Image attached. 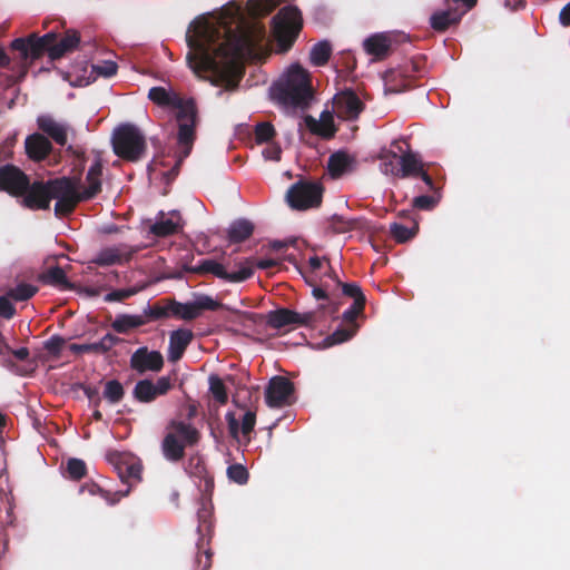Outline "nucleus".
<instances>
[{"instance_id":"1","label":"nucleus","mask_w":570,"mask_h":570,"mask_svg":"<svg viewBox=\"0 0 570 570\" xmlns=\"http://www.w3.org/2000/svg\"><path fill=\"white\" fill-rule=\"evenodd\" d=\"M187 60L194 70L212 73V83L235 90L243 78L240 59L244 49L252 46L249 36L227 33L207 20L195 21L187 35Z\"/></svg>"},{"instance_id":"2","label":"nucleus","mask_w":570,"mask_h":570,"mask_svg":"<svg viewBox=\"0 0 570 570\" xmlns=\"http://www.w3.org/2000/svg\"><path fill=\"white\" fill-rule=\"evenodd\" d=\"M271 91L278 104L294 108L307 107L313 96L309 75L299 65L292 66Z\"/></svg>"},{"instance_id":"3","label":"nucleus","mask_w":570,"mask_h":570,"mask_svg":"<svg viewBox=\"0 0 570 570\" xmlns=\"http://www.w3.org/2000/svg\"><path fill=\"white\" fill-rule=\"evenodd\" d=\"M200 432L185 421L171 420L161 441V452L167 461L179 462L185 456V449L197 445Z\"/></svg>"},{"instance_id":"4","label":"nucleus","mask_w":570,"mask_h":570,"mask_svg":"<svg viewBox=\"0 0 570 570\" xmlns=\"http://www.w3.org/2000/svg\"><path fill=\"white\" fill-rule=\"evenodd\" d=\"M302 28V12L295 6H286L274 16L272 29L279 51L286 52L293 47Z\"/></svg>"},{"instance_id":"5","label":"nucleus","mask_w":570,"mask_h":570,"mask_svg":"<svg viewBox=\"0 0 570 570\" xmlns=\"http://www.w3.org/2000/svg\"><path fill=\"white\" fill-rule=\"evenodd\" d=\"M114 153L127 161H138L146 153L145 136L132 124L117 127L111 138Z\"/></svg>"},{"instance_id":"6","label":"nucleus","mask_w":570,"mask_h":570,"mask_svg":"<svg viewBox=\"0 0 570 570\" xmlns=\"http://www.w3.org/2000/svg\"><path fill=\"white\" fill-rule=\"evenodd\" d=\"M79 177H59L49 179L51 199H56L55 214L67 217L73 213L79 203L86 202L79 190Z\"/></svg>"},{"instance_id":"7","label":"nucleus","mask_w":570,"mask_h":570,"mask_svg":"<svg viewBox=\"0 0 570 570\" xmlns=\"http://www.w3.org/2000/svg\"><path fill=\"white\" fill-rule=\"evenodd\" d=\"M323 187L318 183L299 180L293 184L286 194L288 205L297 210L318 207L322 203Z\"/></svg>"},{"instance_id":"8","label":"nucleus","mask_w":570,"mask_h":570,"mask_svg":"<svg viewBox=\"0 0 570 570\" xmlns=\"http://www.w3.org/2000/svg\"><path fill=\"white\" fill-rule=\"evenodd\" d=\"M178 121L177 142L183 153V157H188L191 153L196 139L197 108L193 99L187 100V105L177 111Z\"/></svg>"},{"instance_id":"9","label":"nucleus","mask_w":570,"mask_h":570,"mask_svg":"<svg viewBox=\"0 0 570 570\" xmlns=\"http://www.w3.org/2000/svg\"><path fill=\"white\" fill-rule=\"evenodd\" d=\"M186 271L205 275L213 274L214 276L229 283H240L252 277L254 274L253 265L246 262L237 272L228 273L224 265L214 259H202L197 265L187 267Z\"/></svg>"},{"instance_id":"10","label":"nucleus","mask_w":570,"mask_h":570,"mask_svg":"<svg viewBox=\"0 0 570 570\" xmlns=\"http://www.w3.org/2000/svg\"><path fill=\"white\" fill-rule=\"evenodd\" d=\"M53 40V32H48L42 37L36 35L29 38H17L11 42V49L19 51L23 60L35 61L48 53L50 57V43Z\"/></svg>"},{"instance_id":"11","label":"nucleus","mask_w":570,"mask_h":570,"mask_svg":"<svg viewBox=\"0 0 570 570\" xmlns=\"http://www.w3.org/2000/svg\"><path fill=\"white\" fill-rule=\"evenodd\" d=\"M316 322V312L298 313L289 308L271 311L266 323L269 327L281 330L288 325L311 326Z\"/></svg>"},{"instance_id":"12","label":"nucleus","mask_w":570,"mask_h":570,"mask_svg":"<svg viewBox=\"0 0 570 570\" xmlns=\"http://www.w3.org/2000/svg\"><path fill=\"white\" fill-rule=\"evenodd\" d=\"M171 315L185 321H193L200 315L202 311H217L223 307V304L212 296L199 295L191 303H179L171 299Z\"/></svg>"},{"instance_id":"13","label":"nucleus","mask_w":570,"mask_h":570,"mask_svg":"<svg viewBox=\"0 0 570 570\" xmlns=\"http://www.w3.org/2000/svg\"><path fill=\"white\" fill-rule=\"evenodd\" d=\"M421 72L420 62L411 60L386 75V91L400 94L413 87V78Z\"/></svg>"},{"instance_id":"14","label":"nucleus","mask_w":570,"mask_h":570,"mask_svg":"<svg viewBox=\"0 0 570 570\" xmlns=\"http://www.w3.org/2000/svg\"><path fill=\"white\" fill-rule=\"evenodd\" d=\"M364 108V102L351 89L341 91L333 98V111L343 120H356Z\"/></svg>"},{"instance_id":"15","label":"nucleus","mask_w":570,"mask_h":570,"mask_svg":"<svg viewBox=\"0 0 570 570\" xmlns=\"http://www.w3.org/2000/svg\"><path fill=\"white\" fill-rule=\"evenodd\" d=\"M29 177L13 165L0 167V190L20 197L29 187Z\"/></svg>"},{"instance_id":"16","label":"nucleus","mask_w":570,"mask_h":570,"mask_svg":"<svg viewBox=\"0 0 570 570\" xmlns=\"http://www.w3.org/2000/svg\"><path fill=\"white\" fill-rule=\"evenodd\" d=\"M294 393V384L284 376H274L271 379L266 391L265 401L271 407H282L289 403V397Z\"/></svg>"},{"instance_id":"17","label":"nucleus","mask_w":570,"mask_h":570,"mask_svg":"<svg viewBox=\"0 0 570 570\" xmlns=\"http://www.w3.org/2000/svg\"><path fill=\"white\" fill-rule=\"evenodd\" d=\"M21 197L22 205L29 209H49L51 202L49 180L29 181V187Z\"/></svg>"},{"instance_id":"18","label":"nucleus","mask_w":570,"mask_h":570,"mask_svg":"<svg viewBox=\"0 0 570 570\" xmlns=\"http://www.w3.org/2000/svg\"><path fill=\"white\" fill-rule=\"evenodd\" d=\"M164 366V357L159 351H149L142 346L136 350L130 356V367L144 374L148 371L159 372Z\"/></svg>"},{"instance_id":"19","label":"nucleus","mask_w":570,"mask_h":570,"mask_svg":"<svg viewBox=\"0 0 570 570\" xmlns=\"http://www.w3.org/2000/svg\"><path fill=\"white\" fill-rule=\"evenodd\" d=\"M37 125L57 145L65 146L67 144L70 130V126L67 122L58 121L50 115H41L37 118Z\"/></svg>"},{"instance_id":"20","label":"nucleus","mask_w":570,"mask_h":570,"mask_svg":"<svg viewBox=\"0 0 570 570\" xmlns=\"http://www.w3.org/2000/svg\"><path fill=\"white\" fill-rule=\"evenodd\" d=\"M465 14V10L459 7H448L436 10L430 17V26L434 31L444 32L451 27L458 26Z\"/></svg>"},{"instance_id":"21","label":"nucleus","mask_w":570,"mask_h":570,"mask_svg":"<svg viewBox=\"0 0 570 570\" xmlns=\"http://www.w3.org/2000/svg\"><path fill=\"white\" fill-rule=\"evenodd\" d=\"M80 42V35L73 29L67 30L61 37L53 32V40L51 41L50 59L58 60L65 55L72 52Z\"/></svg>"},{"instance_id":"22","label":"nucleus","mask_w":570,"mask_h":570,"mask_svg":"<svg viewBox=\"0 0 570 570\" xmlns=\"http://www.w3.org/2000/svg\"><path fill=\"white\" fill-rule=\"evenodd\" d=\"M137 252L138 248H128L127 246L108 247L99 252L95 263L99 266L128 263Z\"/></svg>"},{"instance_id":"23","label":"nucleus","mask_w":570,"mask_h":570,"mask_svg":"<svg viewBox=\"0 0 570 570\" xmlns=\"http://www.w3.org/2000/svg\"><path fill=\"white\" fill-rule=\"evenodd\" d=\"M304 121L308 130L314 135H317L324 139H331L335 136L336 127L334 125V118L333 115L327 110H324L321 114L318 120L313 116L307 115L304 118Z\"/></svg>"},{"instance_id":"24","label":"nucleus","mask_w":570,"mask_h":570,"mask_svg":"<svg viewBox=\"0 0 570 570\" xmlns=\"http://www.w3.org/2000/svg\"><path fill=\"white\" fill-rule=\"evenodd\" d=\"M193 338L194 334L190 330L178 328L173 331L169 335L168 360L170 362L179 361Z\"/></svg>"},{"instance_id":"25","label":"nucleus","mask_w":570,"mask_h":570,"mask_svg":"<svg viewBox=\"0 0 570 570\" xmlns=\"http://www.w3.org/2000/svg\"><path fill=\"white\" fill-rule=\"evenodd\" d=\"M122 340L111 333H107L99 342L89 343V344H76L72 343L69 345L70 352L75 354L82 353H94V354H106L114 346L121 343Z\"/></svg>"},{"instance_id":"26","label":"nucleus","mask_w":570,"mask_h":570,"mask_svg":"<svg viewBox=\"0 0 570 570\" xmlns=\"http://www.w3.org/2000/svg\"><path fill=\"white\" fill-rule=\"evenodd\" d=\"M225 417L229 435L236 441H239V431L244 436H248L254 431L256 424V413L253 411H247L244 414L240 428L238 419L236 417L234 412H227Z\"/></svg>"},{"instance_id":"27","label":"nucleus","mask_w":570,"mask_h":570,"mask_svg":"<svg viewBox=\"0 0 570 570\" xmlns=\"http://www.w3.org/2000/svg\"><path fill=\"white\" fill-rule=\"evenodd\" d=\"M118 475L124 484L127 485L126 490L118 491L120 497H126L130 492L132 485L141 481L142 465L138 462L121 461L116 465Z\"/></svg>"},{"instance_id":"28","label":"nucleus","mask_w":570,"mask_h":570,"mask_svg":"<svg viewBox=\"0 0 570 570\" xmlns=\"http://www.w3.org/2000/svg\"><path fill=\"white\" fill-rule=\"evenodd\" d=\"M26 153L32 160H43L52 150L50 140L41 134H32L26 139Z\"/></svg>"},{"instance_id":"29","label":"nucleus","mask_w":570,"mask_h":570,"mask_svg":"<svg viewBox=\"0 0 570 570\" xmlns=\"http://www.w3.org/2000/svg\"><path fill=\"white\" fill-rule=\"evenodd\" d=\"M148 98L160 107H170L177 110L187 105V100H184L176 94H170L164 87H153L149 89Z\"/></svg>"},{"instance_id":"30","label":"nucleus","mask_w":570,"mask_h":570,"mask_svg":"<svg viewBox=\"0 0 570 570\" xmlns=\"http://www.w3.org/2000/svg\"><path fill=\"white\" fill-rule=\"evenodd\" d=\"M363 47L366 53L377 60H382L386 58L391 51V39L383 33H376L365 39Z\"/></svg>"},{"instance_id":"31","label":"nucleus","mask_w":570,"mask_h":570,"mask_svg":"<svg viewBox=\"0 0 570 570\" xmlns=\"http://www.w3.org/2000/svg\"><path fill=\"white\" fill-rule=\"evenodd\" d=\"M354 158L345 151L332 154L327 161V170L333 178H340L353 170Z\"/></svg>"},{"instance_id":"32","label":"nucleus","mask_w":570,"mask_h":570,"mask_svg":"<svg viewBox=\"0 0 570 570\" xmlns=\"http://www.w3.org/2000/svg\"><path fill=\"white\" fill-rule=\"evenodd\" d=\"M254 224L245 218L234 220L228 230L227 239L232 244H239L248 239L254 233Z\"/></svg>"},{"instance_id":"33","label":"nucleus","mask_w":570,"mask_h":570,"mask_svg":"<svg viewBox=\"0 0 570 570\" xmlns=\"http://www.w3.org/2000/svg\"><path fill=\"white\" fill-rule=\"evenodd\" d=\"M400 166L401 168L396 175L401 178L419 177V174L424 169V164L412 151L404 153L400 157Z\"/></svg>"},{"instance_id":"34","label":"nucleus","mask_w":570,"mask_h":570,"mask_svg":"<svg viewBox=\"0 0 570 570\" xmlns=\"http://www.w3.org/2000/svg\"><path fill=\"white\" fill-rule=\"evenodd\" d=\"M145 324H147V318L144 315L119 314L110 326L118 334H127Z\"/></svg>"},{"instance_id":"35","label":"nucleus","mask_w":570,"mask_h":570,"mask_svg":"<svg viewBox=\"0 0 570 570\" xmlns=\"http://www.w3.org/2000/svg\"><path fill=\"white\" fill-rule=\"evenodd\" d=\"M180 229L178 220L165 218L164 212H159L158 219L149 227V233L156 237H168L177 234Z\"/></svg>"},{"instance_id":"36","label":"nucleus","mask_w":570,"mask_h":570,"mask_svg":"<svg viewBox=\"0 0 570 570\" xmlns=\"http://www.w3.org/2000/svg\"><path fill=\"white\" fill-rule=\"evenodd\" d=\"M43 283L60 287L62 289H70L72 284L69 282L65 271L60 266L48 268L41 276Z\"/></svg>"},{"instance_id":"37","label":"nucleus","mask_w":570,"mask_h":570,"mask_svg":"<svg viewBox=\"0 0 570 570\" xmlns=\"http://www.w3.org/2000/svg\"><path fill=\"white\" fill-rule=\"evenodd\" d=\"M171 299H161L144 309V316L148 321L167 318L171 315Z\"/></svg>"},{"instance_id":"38","label":"nucleus","mask_w":570,"mask_h":570,"mask_svg":"<svg viewBox=\"0 0 570 570\" xmlns=\"http://www.w3.org/2000/svg\"><path fill=\"white\" fill-rule=\"evenodd\" d=\"M132 395L140 403H150L158 397L154 382L150 380L138 381L134 387Z\"/></svg>"},{"instance_id":"39","label":"nucleus","mask_w":570,"mask_h":570,"mask_svg":"<svg viewBox=\"0 0 570 570\" xmlns=\"http://www.w3.org/2000/svg\"><path fill=\"white\" fill-rule=\"evenodd\" d=\"M332 55V46L328 41L323 40L313 46L309 53L311 62L316 67L325 66Z\"/></svg>"},{"instance_id":"40","label":"nucleus","mask_w":570,"mask_h":570,"mask_svg":"<svg viewBox=\"0 0 570 570\" xmlns=\"http://www.w3.org/2000/svg\"><path fill=\"white\" fill-rule=\"evenodd\" d=\"M331 228L336 234H344L354 229L362 228V219L345 218L341 215H333L331 218Z\"/></svg>"},{"instance_id":"41","label":"nucleus","mask_w":570,"mask_h":570,"mask_svg":"<svg viewBox=\"0 0 570 570\" xmlns=\"http://www.w3.org/2000/svg\"><path fill=\"white\" fill-rule=\"evenodd\" d=\"M390 232L397 243H405L416 235L419 232V224L414 220L411 227H406L402 224L393 223L390 226Z\"/></svg>"},{"instance_id":"42","label":"nucleus","mask_w":570,"mask_h":570,"mask_svg":"<svg viewBox=\"0 0 570 570\" xmlns=\"http://www.w3.org/2000/svg\"><path fill=\"white\" fill-rule=\"evenodd\" d=\"M209 381V392L213 397L222 405L226 404L228 401V394L226 386L223 380L215 374H212L208 379Z\"/></svg>"},{"instance_id":"43","label":"nucleus","mask_w":570,"mask_h":570,"mask_svg":"<svg viewBox=\"0 0 570 570\" xmlns=\"http://www.w3.org/2000/svg\"><path fill=\"white\" fill-rule=\"evenodd\" d=\"M38 292V287L27 283H20L16 287L10 288L7 295L17 302H23L31 298Z\"/></svg>"},{"instance_id":"44","label":"nucleus","mask_w":570,"mask_h":570,"mask_svg":"<svg viewBox=\"0 0 570 570\" xmlns=\"http://www.w3.org/2000/svg\"><path fill=\"white\" fill-rule=\"evenodd\" d=\"M125 395L122 384L117 380H110L105 384L104 397L111 404L119 403Z\"/></svg>"},{"instance_id":"45","label":"nucleus","mask_w":570,"mask_h":570,"mask_svg":"<svg viewBox=\"0 0 570 570\" xmlns=\"http://www.w3.org/2000/svg\"><path fill=\"white\" fill-rule=\"evenodd\" d=\"M358 325H347V326H341L336 328L328 337L327 341H330L331 344H340L343 342L348 341L352 338L356 332H357Z\"/></svg>"},{"instance_id":"46","label":"nucleus","mask_w":570,"mask_h":570,"mask_svg":"<svg viewBox=\"0 0 570 570\" xmlns=\"http://www.w3.org/2000/svg\"><path fill=\"white\" fill-rule=\"evenodd\" d=\"M87 187L80 190L82 198L87 202L101 193V177L91 174L86 175Z\"/></svg>"},{"instance_id":"47","label":"nucleus","mask_w":570,"mask_h":570,"mask_svg":"<svg viewBox=\"0 0 570 570\" xmlns=\"http://www.w3.org/2000/svg\"><path fill=\"white\" fill-rule=\"evenodd\" d=\"M118 65L115 61L107 60L91 65V73L97 77L110 78L117 73Z\"/></svg>"},{"instance_id":"48","label":"nucleus","mask_w":570,"mask_h":570,"mask_svg":"<svg viewBox=\"0 0 570 570\" xmlns=\"http://www.w3.org/2000/svg\"><path fill=\"white\" fill-rule=\"evenodd\" d=\"M275 135V128L271 122H259L255 126V140L257 144L268 142Z\"/></svg>"},{"instance_id":"49","label":"nucleus","mask_w":570,"mask_h":570,"mask_svg":"<svg viewBox=\"0 0 570 570\" xmlns=\"http://www.w3.org/2000/svg\"><path fill=\"white\" fill-rule=\"evenodd\" d=\"M67 472L71 480L78 481L82 479L87 473L85 461L75 458L69 459L67 462Z\"/></svg>"},{"instance_id":"50","label":"nucleus","mask_w":570,"mask_h":570,"mask_svg":"<svg viewBox=\"0 0 570 570\" xmlns=\"http://www.w3.org/2000/svg\"><path fill=\"white\" fill-rule=\"evenodd\" d=\"M440 195H421L412 200V206L420 210H432L439 203Z\"/></svg>"},{"instance_id":"51","label":"nucleus","mask_w":570,"mask_h":570,"mask_svg":"<svg viewBox=\"0 0 570 570\" xmlns=\"http://www.w3.org/2000/svg\"><path fill=\"white\" fill-rule=\"evenodd\" d=\"M227 475L232 481L238 484H245L249 476L247 469L239 463L229 465L227 469Z\"/></svg>"},{"instance_id":"52","label":"nucleus","mask_w":570,"mask_h":570,"mask_svg":"<svg viewBox=\"0 0 570 570\" xmlns=\"http://www.w3.org/2000/svg\"><path fill=\"white\" fill-rule=\"evenodd\" d=\"M366 302H362V299H356L353 304L343 313V320L350 324H356V318L360 314L363 313Z\"/></svg>"},{"instance_id":"53","label":"nucleus","mask_w":570,"mask_h":570,"mask_svg":"<svg viewBox=\"0 0 570 570\" xmlns=\"http://www.w3.org/2000/svg\"><path fill=\"white\" fill-rule=\"evenodd\" d=\"M67 151L70 153L75 157V161H73L75 170L78 171L77 177L80 178L82 171L85 170V166H86V160H87L86 153L82 148L73 147V146H68Z\"/></svg>"},{"instance_id":"54","label":"nucleus","mask_w":570,"mask_h":570,"mask_svg":"<svg viewBox=\"0 0 570 570\" xmlns=\"http://www.w3.org/2000/svg\"><path fill=\"white\" fill-rule=\"evenodd\" d=\"M66 341L60 335H52L43 344L45 350L52 356L59 357Z\"/></svg>"},{"instance_id":"55","label":"nucleus","mask_w":570,"mask_h":570,"mask_svg":"<svg viewBox=\"0 0 570 570\" xmlns=\"http://www.w3.org/2000/svg\"><path fill=\"white\" fill-rule=\"evenodd\" d=\"M337 284L342 287L343 294L354 298V302H356V299L366 302L361 287L356 283H342L341 281H337Z\"/></svg>"},{"instance_id":"56","label":"nucleus","mask_w":570,"mask_h":570,"mask_svg":"<svg viewBox=\"0 0 570 570\" xmlns=\"http://www.w3.org/2000/svg\"><path fill=\"white\" fill-rule=\"evenodd\" d=\"M137 293V289L134 287L130 288H121V289H115L108 293L105 296V302H122L131 296H134Z\"/></svg>"},{"instance_id":"57","label":"nucleus","mask_w":570,"mask_h":570,"mask_svg":"<svg viewBox=\"0 0 570 570\" xmlns=\"http://www.w3.org/2000/svg\"><path fill=\"white\" fill-rule=\"evenodd\" d=\"M283 0H261L258 3H257V8L255 9V12L258 14V16H267L271 12H273L277 7L278 4L282 2Z\"/></svg>"},{"instance_id":"58","label":"nucleus","mask_w":570,"mask_h":570,"mask_svg":"<svg viewBox=\"0 0 570 570\" xmlns=\"http://www.w3.org/2000/svg\"><path fill=\"white\" fill-rule=\"evenodd\" d=\"M10 299L11 298L7 294L4 296H0V316L6 320L12 318L16 313V308Z\"/></svg>"},{"instance_id":"59","label":"nucleus","mask_w":570,"mask_h":570,"mask_svg":"<svg viewBox=\"0 0 570 570\" xmlns=\"http://www.w3.org/2000/svg\"><path fill=\"white\" fill-rule=\"evenodd\" d=\"M210 510L205 507V504L202 505V508L198 509L197 518H198V531L202 533L203 531H207L210 528Z\"/></svg>"},{"instance_id":"60","label":"nucleus","mask_w":570,"mask_h":570,"mask_svg":"<svg viewBox=\"0 0 570 570\" xmlns=\"http://www.w3.org/2000/svg\"><path fill=\"white\" fill-rule=\"evenodd\" d=\"M212 557L213 553L209 549H206L203 552L199 551L196 557L197 567L200 570H208L212 567Z\"/></svg>"},{"instance_id":"61","label":"nucleus","mask_w":570,"mask_h":570,"mask_svg":"<svg viewBox=\"0 0 570 570\" xmlns=\"http://www.w3.org/2000/svg\"><path fill=\"white\" fill-rule=\"evenodd\" d=\"M158 396L167 394L171 389V381L168 376H161L154 383Z\"/></svg>"},{"instance_id":"62","label":"nucleus","mask_w":570,"mask_h":570,"mask_svg":"<svg viewBox=\"0 0 570 570\" xmlns=\"http://www.w3.org/2000/svg\"><path fill=\"white\" fill-rule=\"evenodd\" d=\"M263 155L266 159L281 160L282 149L278 145L268 146L264 149Z\"/></svg>"},{"instance_id":"63","label":"nucleus","mask_w":570,"mask_h":570,"mask_svg":"<svg viewBox=\"0 0 570 570\" xmlns=\"http://www.w3.org/2000/svg\"><path fill=\"white\" fill-rule=\"evenodd\" d=\"M87 174H91V175L100 176V177L102 176V159H101L99 153H97L95 161L90 166Z\"/></svg>"},{"instance_id":"64","label":"nucleus","mask_w":570,"mask_h":570,"mask_svg":"<svg viewBox=\"0 0 570 570\" xmlns=\"http://www.w3.org/2000/svg\"><path fill=\"white\" fill-rule=\"evenodd\" d=\"M417 178H421L423 180V183L425 184V186L429 190H432L435 194L438 193V187L435 186L433 178L428 174V171L425 169H423L419 174Z\"/></svg>"}]
</instances>
